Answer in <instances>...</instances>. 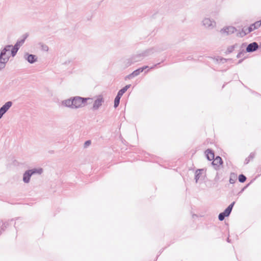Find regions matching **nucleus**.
<instances>
[{
  "mask_svg": "<svg viewBox=\"0 0 261 261\" xmlns=\"http://www.w3.org/2000/svg\"><path fill=\"white\" fill-rule=\"evenodd\" d=\"M239 47V44L238 43H236L232 45L229 46L228 47L227 49V53H231L232 52L234 49L237 48Z\"/></svg>",
  "mask_w": 261,
  "mask_h": 261,
  "instance_id": "16",
  "label": "nucleus"
},
{
  "mask_svg": "<svg viewBox=\"0 0 261 261\" xmlns=\"http://www.w3.org/2000/svg\"><path fill=\"white\" fill-rule=\"evenodd\" d=\"M255 156V152H251L248 156V158L246 159V163H248L250 160H253Z\"/></svg>",
  "mask_w": 261,
  "mask_h": 261,
  "instance_id": "21",
  "label": "nucleus"
},
{
  "mask_svg": "<svg viewBox=\"0 0 261 261\" xmlns=\"http://www.w3.org/2000/svg\"><path fill=\"white\" fill-rule=\"evenodd\" d=\"M120 98H121V97H120V96H118L117 95L116 96L115 100H114V108H116L118 106L119 102H120Z\"/></svg>",
  "mask_w": 261,
  "mask_h": 261,
  "instance_id": "20",
  "label": "nucleus"
},
{
  "mask_svg": "<svg viewBox=\"0 0 261 261\" xmlns=\"http://www.w3.org/2000/svg\"><path fill=\"white\" fill-rule=\"evenodd\" d=\"M12 45H6L0 51V71L4 69L7 63L9 61L10 58V54L6 53L7 51H10Z\"/></svg>",
  "mask_w": 261,
  "mask_h": 261,
  "instance_id": "2",
  "label": "nucleus"
},
{
  "mask_svg": "<svg viewBox=\"0 0 261 261\" xmlns=\"http://www.w3.org/2000/svg\"><path fill=\"white\" fill-rule=\"evenodd\" d=\"M155 66H156V65H154V66H152V67H151L150 68V69H152V68H153Z\"/></svg>",
  "mask_w": 261,
  "mask_h": 261,
  "instance_id": "33",
  "label": "nucleus"
},
{
  "mask_svg": "<svg viewBox=\"0 0 261 261\" xmlns=\"http://www.w3.org/2000/svg\"><path fill=\"white\" fill-rule=\"evenodd\" d=\"M227 241H228V242H229V239H228V238L227 239Z\"/></svg>",
  "mask_w": 261,
  "mask_h": 261,
  "instance_id": "34",
  "label": "nucleus"
},
{
  "mask_svg": "<svg viewBox=\"0 0 261 261\" xmlns=\"http://www.w3.org/2000/svg\"><path fill=\"white\" fill-rule=\"evenodd\" d=\"M240 55H241V53L238 54L237 56V58H240Z\"/></svg>",
  "mask_w": 261,
  "mask_h": 261,
  "instance_id": "31",
  "label": "nucleus"
},
{
  "mask_svg": "<svg viewBox=\"0 0 261 261\" xmlns=\"http://www.w3.org/2000/svg\"><path fill=\"white\" fill-rule=\"evenodd\" d=\"M153 49H149L144 51L143 53L132 56V59L136 60V63L141 61L144 57L153 53Z\"/></svg>",
  "mask_w": 261,
  "mask_h": 261,
  "instance_id": "6",
  "label": "nucleus"
},
{
  "mask_svg": "<svg viewBox=\"0 0 261 261\" xmlns=\"http://www.w3.org/2000/svg\"><path fill=\"white\" fill-rule=\"evenodd\" d=\"M252 25L255 30L258 29L261 26V20L256 21Z\"/></svg>",
  "mask_w": 261,
  "mask_h": 261,
  "instance_id": "22",
  "label": "nucleus"
},
{
  "mask_svg": "<svg viewBox=\"0 0 261 261\" xmlns=\"http://www.w3.org/2000/svg\"><path fill=\"white\" fill-rule=\"evenodd\" d=\"M222 163V159L220 156H217L215 159H214L213 162V165H221Z\"/></svg>",
  "mask_w": 261,
  "mask_h": 261,
  "instance_id": "17",
  "label": "nucleus"
},
{
  "mask_svg": "<svg viewBox=\"0 0 261 261\" xmlns=\"http://www.w3.org/2000/svg\"><path fill=\"white\" fill-rule=\"evenodd\" d=\"M24 58L30 64H33L37 61V57L36 56L32 54H29L28 53L24 54Z\"/></svg>",
  "mask_w": 261,
  "mask_h": 261,
  "instance_id": "9",
  "label": "nucleus"
},
{
  "mask_svg": "<svg viewBox=\"0 0 261 261\" xmlns=\"http://www.w3.org/2000/svg\"><path fill=\"white\" fill-rule=\"evenodd\" d=\"M234 203V202H232L223 212L224 214L226 215L227 217L230 215Z\"/></svg>",
  "mask_w": 261,
  "mask_h": 261,
  "instance_id": "14",
  "label": "nucleus"
},
{
  "mask_svg": "<svg viewBox=\"0 0 261 261\" xmlns=\"http://www.w3.org/2000/svg\"><path fill=\"white\" fill-rule=\"evenodd\" d=\"M43 172L41 168H33L28 170L24 172L23 174L22 180L25 184H28L30 181L31 176L34 174L40 175Z\"/></svg>",
  "mask_w": 261,
  "mask_h": 261,
  "instance_id": "3",
  "label": "nucleus"
},
{
  "mask_svg": "<svg viewBox=\"0 0 261 261\" xmlns=\"http://www.w3.org/2000/svg\"><path fill=\"white\" fill-rule=\"evenodd\" d=\"M12 106V101H7L0 108V119Z\"/></svg>",
  "mask_w": 261,
  "mask_h": 261,
  "instance_id": "8",
  "label": "nucleus"
},
{
  "mask_svg": "<svg viewBox=\"0 0 261 261\" xmlns=\"http://www.w3.org/2000/svg\"><path fill=\"white\" fill-rule=\"evenodd\" d=\"M142 72V69L140 68L134 71L132 73L133 76L135 77L138 75L141 72Z\"/></svg>",
  "mask_w": 261,
  "mask_h": 261,
  "instance_id": "23",
  "label": "nucleus"
},
{
  "mask_svg": "<svg viewBox=\"0 0 261 261\" xmlns=\"http://www.w3.org/2000/svg\"><path fill=\"white\" fill-rule=\"evenodd\" d=\"M90 144H91V141H86V142L85 143V145L86 146H87L89 145Z\"/></svg>",
  "mask_w": 261,
  "mask_h": 261,
  "instance_id": "28",
  "label": "nucleus"
},
{
  "mask_svg": "<svg viewBox=\"0 0 261 261\" xmlns=\"http://www.w3.org/2000/svg\"><path fill=\"white\" fill-rule=\"evenodd\" d=\"M237 31L236 29L232 26L226 27L221 30V33L225 35H230L234 33Z\"/></svg>",
  "mask_w": 261,
  "mask_h": 261,
  "instance_id": "10",
  "label": "nucleus"
},
{
  "mask_svg": "<svg viewBox=\"0 0 261 261\" xmlns=\"http://www.w3.org/2000/svg\"><path fill=\"white\" fill-rule=\"evenodd\" d=\"M130 85H126L124 87L118 91L117 95L121 97L123 94L127 91V90L130 87Z\"/></svg>",
  "mask_w": 261,
  "mask_h": 261,
  "instance_id": "15",
  "label": "nucleus"
},
{
  "mask_svg": "<svg viewBox=\"0 0 261 261\" xmlns=\"http://www.w3.org/2000/svg\"><path fill=\"white\" fill-rule=\"evenodd\" d=\"M26 38L27 36L24 37L22 39L18 40L14 46H13L12 45V47L11 48V54L12 57H14L16 55L19 47L24 43Z\"/></svg>",
  "mask_w": 261,
  "mask_h": 261,
  "instance_id": "7",
  "label": "nucleus"
},
{
  "mask_svg": "<svg viewBox=\"0 0 261 261\" xmlns=\"http://www.w3.org/2000/svg\"><path fill=\"white\" fill-rule=\"evenodd\" d=\"M133 77H134V76H133V75H132V73H130V74H129V75H127L125 77V80H126V79H132Z\"/></svg>",
  "mask_w": 261,
  "mask_h": 261,
  "instance_id": "27",
  "label": "nucleus"
},
{
  "mask_svg": "<svg viewBox=\"0 0 261 261\" xmlns=\"http://www.w3.org/2000/svg\"><path fill=\"white\" fill-rule=\"evenodd\" d=\"M205 154L208 160L212 161L214 159V153L210 149H207L205 151Z\"/></svg>",
  "mask_w": 261,
  "mask_h": 261,
  "instance_id": "13",
  "label": "nucleus"
},
{
  "mask_svg": "<svg viewBox=\"0 0 261 261\" xmlns=\"http://www.w3.org/2000/svg\"><path fill=\"white\" fill-rule=\"evenodd\" d=\"M202 171V170L201 169H198L195 172V179L196 183L198 182V180L200 178Z\"/></svg>",
  "mask_w": 261,
  "mask_h": 261,
  "instance_id": "18",
  "label": "nucleus"
},
{
  "mask_svg": "<svg viewBox=\"0 0 261 261\" xmlns=\"http://www.w3.org/2000/svg\"><path fill=\"white\" fill-rule=\"evenodd\" d=\"M104 101L105 100L102 95H99L96 96L93 101V104L92 108V110L93 111H97L99 110L100 107L102 105Z\"/></svg>",
  "mask_w": 261,
  "mask_h": 261,
  "instance_id": "5",
  "label": "nucleus"
},
{
  "mask_svg": "<svg viewBox=\"0 0 261 261\" xmlns=\"http://www.w3.org/2000/svg\"><path fill=\"white\" fill-rule=\"evenodd\" d=\"M92 99L89 97L84 98L80 96L71 97L61 101V105L72 110H76L84 107L86 102Z\"/></svg>",
  "mask_w": 261,
  "mask_h": 261,
  "instance_id": "1",
  "label": "nucleus"
},
{
  "mask_svg": "<svg viewBox=\"0 0 261 261\" xmlns=\"http://www.w3.org/2000/svg\"><path fill=\"white\" fill-rule=\"evenodd\" d=\"M225 217H227V216L222 212L219 215L218 218L220 221H223L225 219Z\"/></svg>",
  "mask_w": 261,
  "mask_h": 261,
  "instance_id": "25",
  "label": "nucleus"
},
{
  "mask_svg": "<svg viewBox=\"0 0 261 261\" xmlns=\"http://www.w3.org/2000/svg\"><path fill=\"white\" fill-rule=\"evenodd\" d=\"M258 48V44L256 42H254L248 44L246 48V51L248 53L253 52L255 51Z\"/></svg>",
  "mask_w": 261,
  "mask_h": 261,
  "instance_id": "11",
  "label": "nucleus"
},
{
  "mask_svg": "<svg viewBox=\"0 0 261 261\" xmlns=\"http://www.w3.org/2000/svg\"><path fill=\"white\" fill-rule=\"evenodd\" d=\"M201 23L202 26L208 30H212L216 27V21L213 19L209 17L203 18Z\"/></svg>",
  "mask_w": 261,
  "mask_h": 261,
  "instance_id": "4",
  "label": "nucleus"
},
{
  "mask_svg": "<svg viewBox=\"0 0 261 261\" xmlns=\"http://www.w3.org/2000/svg\"><path fill=\"white\" fill-rule=\"evenodd\" d=\"M39 45L40 46L41 49L42 51H46V52L48 51L49 48L47 45H46L44 43H40Z\"/></svg>",
  "mask_w": 261,
  "mask_h": 261,
  "instance_id": "19",
  "label": "nucleus"
},
{
  "mask_svg": "<svg viewBox=\"0 0 261 261\" xmlns=\"http://www.w3.org/2000/svg\"><path fill=\"white\" fill-rule=\"evenodd\" d=\"M246 179V177L243 174H241L239 176V180L240 182H244Z\"/></svg>",
  "mask_w": 261,
  "mask_h": 261,
  "instance_id": "24",
  "label": "nucleus"
},
{
  "mask_svg": "<svg viewBox=\"0 0 261 261\" xmlns=\"http://www.w3.org/2000/svg\"><path fill=\"white\" fill-rule=\"evenodd\" d=\"M136 60H132V58H129L124 60L123 63L124 64V67H127L131 65L136 63Z\"/></svg>",
  "mask_w": 261,
  "mask_h": 261,
  "instance_id": "12",
  "label": "nucleus"
},
{
  "mask_svg": "<svg viewBox=\"0 0 261 261\" xmlns=\"http://www.w3.org/2000/svg\"><path fill=\"white\" fill-rule=\"evenodd\" d=\"M229 182L231 184H233L234 182V181L232 179L230 178V180H229Z\"/></svg>",
  "mask_w": 261,
  "mask_h": 261,
  "instance_id": "30",
  "label": "nucleus"
},
{
  "mask_svg": "<svg viewBox=\"0 0 261 261\" xmlns=\"http://www.w3.org/2000/svg\"><path fill=\"white\" fill-rule=\"evenodd\" d=\"M6 53H8L9 54H10V56L11 55V50L10 51H6Z\"/></svg>",
  "mask_w": 261,
  "mask_h": 261,
  "instance_id": "32",
  "label": "nucleus"
},
{
  "mask_svg": "<svg viewBox=\"0 0 261 261\" xmlns=\"http://www.w3.org/2000/svg\"><path fill=\"white\" fill-rule=\"evenodd\" d=\"M254 30H255V29L253 28V27H252V24L250 25V26L248 28V32H249V33H250V32H252Z\"/></svg>",
  "mask_w": 261,
  "mask_h": 261,
  "instance_id": "26",
  "label": "nucleus"
},
{
  "mask_svg": "<svg viewBox=\"0 0 261 261\" xmlns=\"http://www.w3.org/2000/svg\"><path fill=\"white\" fill-rule=\"evenodd\" d=\"M149 67L148 66H143L141 68H140V69H142V72L144 71V70L148 68Z\"/></svg>",
  "mask_w": 261,
  "mask_h": 261,
  "instance_id": "29",
  "label": "nucleus"
}]
</instances>
